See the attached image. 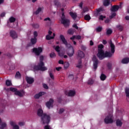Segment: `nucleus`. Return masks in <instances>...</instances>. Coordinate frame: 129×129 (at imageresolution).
Wrapping results in <instances>:
<instances>
[{"mask_svg":"<svg viewBox=\"0 0 129 129\" xmlns=\"http://www.w3.org/2000/svg\"><path fill=\"white\" fill-rule=\"evenodd\" d=\"M54 4L55 6H56V7H59V2L57 1V0L54 1Z\"/></svg>","mask_w":129,"mask_h":129,"instance_id":"nucleus-48","label":"nucleus"},{"mask_svg":"<svg viewBox=\"0 0 129 129\" xmlns=\"http://www.w3.org/2000/svg\"><path fill=\"white\" fill-rule=\"evenodd\" d=\"M49 74L50 78L52 79V80H54L55 79V78L54 77V75H53V74L51 72H50Z\"/></svg>","mask_w":129,"mask_h":129,"instance_id":"nucleus-43","label":"nucleus"},{"mask_svg":"<svg viewBox=\"0 0 129 129\" xmlns=\"http://www.w3.org/2000/svg\"><path fill=\"white\" fill-rule=\"evenodd\" d=\"M68 34L70 35H73L74 34V30L73 29H70L68 30Z\"/></svg>","mask_w":129,"mask_h":129,"instance_id":"nucleus-37","label":"nucleus"},{"mask_svg":"<svg viewBox=\"0 0 129 129\" xmlns=\"http://www.w3.org/2000/svg\"><path fill=\"white\" fill-rule=\"evenodd\" d=\"M26 81L28 84H32V83H34V79L30 77H27Z\"/></svg>","mask_w":129,"mask_h":129,"instance_id":"nucleus-16","label":"nucleus"},{"mask_svg":"<svg viewBox=\"0 0 129 129\" xmlns=\"http://www.w3.org/2000/svg\"><path fill=\"white\" fill-rule=\"evenodd\" d=\"M113 115L112 113L109 114L104 119V122L106 124L108 123H112L113 122V120L112 119V117Z\"/></svg>","mask_w":129,"mask_h":129,"instance_id":"nucleus-4","label":"nucleus"},{"mask_svg":"<svg viewBox=\"0 0 129 129\" xmlns=\"http://www.w3.org/2000/svg\"><path fill=\"white\" fill-rule=\"evenodd\" d=\"M53 102H54V100H53V99H50L49 101H48L46 103V105L49 109H50V108H51V106L52 107H53Z\"/></svg>","mask_w":129,"mask_h":129,"instance_id":"nucleus-9","label":"nucleus"},{"mask_svg":"<svg viewBox=\"0 0 129 129\" xmlns=\"http://www.w3.org/2000/svg\"><path fill=\"white\" fill-rule=\"evenodd\" d=\"M10 91H12V92H15V93H16L17 90H18V89H17V88H13V87L10 88Z\"/></svg>","mask_w":129,"mask_h":129,"instance_id":"nucleus-39","label":"nucleus"},{"mask_svg":"<svg viewBox=\"0 0 129 129\" xmlns=\"http://www.w3.org/2000/svg\"><path fill=\"white\" fill-rule=\"evenodd\" d=\"M73 27L75 28V29H76V30H78V26H77V24H74L73 25Z\"/></svg>","mask_w":129,"mask_h":129,"instance_id":"nucleus-54","label":"nucleus"},{"mask_svg":"<svg viewBox=\"0 0 129 129\" xmlns=\"http://www.w3.org/2000/svg\"><path fill=\"white\" fill-rule=\"evenodd\" d=\"M116 16V13L114 12L111 14V15L109 16V18L110 19H113V18L115 17Z\"/></svg>","mask_w":129,"mask_h":129,"instance_id":"nucleus-42","label":"nucleus"},{"mask_svg":"<svg viewBox=\"0 0 129 129\" xmlns=\"http://www.w3.org/2000/svg\"><path fill=\"white\" fill-rule=\"evenodd\" d=\"M125 93L126 97H129V88L126 87L125 88Z\"/></svg>","mask_w":129,"mask_h":129,"instance_id":"nucleus-31","label":"nucleus"},{"mask_svg":"<svg viewBox=\"0 0 129 129\" xmlns=\"http://www.w3.org/2000/svg\"><path fill=\"white\" fill-rule=\"evenodd\" d=\"M33 53L36 55V56H40V54L43 52V48L39 47L38 48L34 47L32 49Z\"/></svg>","mask_w":129,"mask_h":129,"instance_id":"nucleus-5","label":"nucleus"},{"mask_svg":"<svg viewBox=\"0 0 129 129\" xmlns=\"http://www.w3.org/2000/svg\"><path fill=\"white\" fill-rule=\"evenodd\" d=\"M69 78H70L72 80H73V79H74V76L73 75V74L69 75Z\"/></svg>","mask_w":129,"mask_h":129,"instance_id":"nucleus-49","label":"nucleus"},{"mask_svg":"<svg viewBox=\"0 0 129 129\" xmlns=\"http://www.w3.org/2000/svg\"><path fill=\"white\" fill-rule=\"evenodd\" d=\"M42 12V8L39 7L36 12L34 13L35 15H39Z\"/></svg>","mask_w":129,"mask_h":129,"instance_id":"nucleus-29","label":"nucleus"},{"mask_svg":"<svg viewBox=\"0 0 129 129\" xmlns=\"http://www.w3.org/2000/svg\"><path fill=\"white\" fill-rule=\"evenodd\" d=\"M58 64H61L62 65H64V61L62 60H59L58 61Z\"/></svg>","mask_w":129,"mask_h":129,"instance_id":"nucleus-60","label":"nucleus"},{"mask_svg":"<svg viewBox=\"0 0 129 129\" xmlns=\"http://www.w3.org/2000/svg\"><path fill=\"white\" fill-rule=\"evenodd\" d=\"M10 124L12 126H13V129H19L20 127L18 125H15L16 123L13 121H10Z\"/></svg>","mask_w":129,"mask_h":129,"instance_id":"nucleus-14","label":"nucleus"},{"mask_svg":"<svg viewBox=\"0 0 129 129\" xmlns=\"http://www.w3.org/2000/svg\"><path fill=\"white\" fill-rule=\"evenodd\" d=\"M76 67L77 68H79V69L80 68H82V61L80 59L78 61V64L76 66Z\"/></svg>","mask_w":129,"mask_h":129,"instance_id":"nucleus-24","label":"nucleus"},{"mask_svg":"<svg viewBox=\"0 0 129 129\" xmlns=\"http://www.w3.org/2000/svg\"><path fill=\"white\" fill-rule=\"evenodd\" d=\"M61 20H62V19H66V17L65 16V14H64V12H62V16L61 17Z\"/></svg>","mask_w":129,"mask_h":129,"instance_id":"nucleus-59","label":"nucleus"},{"mask_svg":"<svg viewBox=\"0 0 129 129\" xmlns=\"http://www.w3.org/2000/svg\"><path fill=\"white\" fill-rule=\"evenodd\" d=\"M100 79L102 81H104L106 79V76L104 74H102L100 76Z\"/></svg>","mask_w":129,"mask_h":129,"instance_id":"nucleus-26","label":"nucleus"},{"mask_svg":"<svg viewBox=\"0 0 129 129\" xmlns=\"http://www.w3.org/2000/svg\"><path fill=\"white\" fill-rule=\"evenodd\" d=\"M40 62H43L44 56L41 55L39 57Z\"/></svg>","mask_w":129,"mask_h":129,"instance_id":"nucleus-51","label":"nucleus"},{"mask_svg":"<svg viewBox=\"0 0 129 129\" xmlns=\"http://www.w3.org/2000/svg\"><path fill=\"white\" fill-rule=\"evenodd\" d=\"M93 62L94 71H96V69H97V68L98 67V63L99 62L98 61V59H97V58H96V56H93Z\"/></svg>","mask_w":129,"mask_h":129,"instance_id":"nucleus-6","label":"nucleus"},{"mask_svg":"<svg viewBox=\"0 0 129 129\" xmlns=\"http://www.w3.org/2000/svg\"><path fill=\"white\" fill-rule=\"evenodd\" d=\"M60 22L61 24H62V25H64V26L66 28H67V27H69V25H70V20L66 18H62Z\"/></svg>","mask_w":129,"mask_h":129,"instance_id":"nucleus-7","label":"nucleus"},{"mask_svg":"<svg viewBox=\"0 0 129 129\" xmlns=\"http://www.w3.org/2000/svg\"><path fill=\"white\" fill-rule=\"evenodd\" d=\"M105 16H103V15H100L99 17V20H100L101 21H103V19H105Z\"/></svg>","mask_w":129,"mask_h":129,"instance_id":"nucleus-45","label":"nucleus"},{"mask_svg":"<svg viewBox=\"0 0 129 129\" xmlns=\"http://www.w3.org/2000/svg\"><path fill=\"white\" fill-rule=\"evenodd\" d=\"M63 64H64V69H67V68H68V67H69V66L70 65L69 64V62H64L63 63Z\"/></svg>","mask_w":129,"mask_h":129,"instance_id":"nucleus-36","label":"nucleus"},{"mask_svg":"<svg viewBox=\"0 0 129 129\" xmlns=\"http://www.w3.org/2000/svg\"><path fill=\"white\" fill-rule=\"evenodd\" d=\"M66 95H68V96H74L75 95V91L70 90L69 92L66 93Z\"/></svg>","mask_w":129,"mask_h":129,"instance_id":"nucleus-18","label":"nucleus"},{"mask_svg":"<svg viewBox=\"0 0 129 129\" xmlns=\"http://www.w3.org/2000/svg\"><path fill=\"white\" fill-rule=\"evenodd\" d=\"M15 95H17L18 96H20V97H23V94L20 92V91H16V92L15 93Z\"/></svg>","mask_w":129,"mask_h":129,"instance_id":"nucleus-27","label":"nucleus"},{"mask_svg":"<svg viewBox=\"0 0 129 129\" xmlns=\"http://www.w3.org/2000/svg\"><path fill=\"white\" fill-rule=\"evenodd\" d=\"M76 40H81V36H80V35L76 36Z\"/></svg>","mask_w":129,"mask_h":129,"instance_id":"nucleus-57","label":"nucleus"},{"mask_svg":"<svg viewBox=\"0 0 129 129\" xmlns=\"http://www.w3.org/2000/svg\"><path fill=\"white\" fill-rule=\"evenodd\" d=\"M37 114L38 116L41 117V122H42L43 124H49L50 121H51L50 115H48L45 113H44L43 110L41 108L38 109Z\"/></svg>","mask_w":129,"mask_h":129,"instance_id":"nucleus-2","label":"nucleus"},{"mask_svg":"<svg viewBox=\"0 0 129 129\" xmlns=\"http://www.w3.org/2000/svg\"><path fill=\"white\" fill-rule=\"evenodd\" d=\"M58 54L59 57H63V56L64 55V54L63 53V52H60V51L58 52Z\"/></svg>","mask_w":129,"mask_h":129,"instance_id":"nucleus-56","label":"nucleus"},{"mask_svg":"<svg viewBox=\"0 0 129 129\" xmlns=\"http://www.w3.org/2000/svg\"><path fill=\"white\" fill-rule=\"evenodd\" d=\"M50 58H55L56 57V54L54 52H51L49 54Z\"/></svg>","mask_w":129,"mask_h":129,"instance_id":"nucleus-38","label":"nucleus"},{"mask_svg":"<svg viewBox=\"0 0 129 129\" xmlns=\"http://www.w3.org/2000/svg\"><path fill=\"white\" fill-rule=\"evenodd\" d=\"M21 73L20 72H17L15 75V78H21Z\"/></svg>","mask_w":129,"mask_h":129,"instance_id":"nucleus-35","label":"nucleus"},{"mask_svg":"<svg viewBox=\"0 0 129 129\" xmlns=\"http://www.w3.org/2000/svg\"><path fill=\"white\" fill-rule=\"evenodd\" d=\"M31 42L32 45H35L37 43V38H32L31 39Z\"/></svg>","mask_w":129,"mask_h":129,"instance_id":"nucleus-25","label":"nucleus"},{"mask_svg":"<svg viewBox=\"0 0 129 129\" xmlns=\"http://www.w3.org/2000/svg\"><path fill=\"white\" fill-rule=\"evenodd\" d=\"M117 29H118L119 31H122V30H123V28L122 27V26H121V25H118V26H117Z\"/></svg>","mask_w":129,"mask_h":129,"instance_id":"nucleus-46","label":"nucleus"},{"mask_svg":"<svg viewBox=\"0 0 129 129\" xmlns=\"http://www.w3.org/2000/svg\"><path fill=\"white\" fill-rule=\"evenodd\" d=\"M84 19L85 21H90L91 20V17L89 15H86L84 16Z\"/></svg>","mask_w":129,"mask_h":129,"instance_id":"nucleus-32","label":"nucleus"},{"mask_svg":"<svg viewBox=\"0 0 129 129\" xmlns=\"http://www.w3.org/2000/svg\"><path fill=\"white\" fill-rule=\"evenodd\" d=\"M68 55L69 57H72L74 55V48L71 45H70L69 47V52H68Z\"/></svg>","mask_w":129,"mask_h":129,"instance_id":"nucleus-8","label":"nucleus"},{"mask_svg":"<svg viewBox=\"0 0 129 129\" xmlns=\"http://www.w3.org/2000/svg\"><path fill=\"white\" fill-rule=\"evenodd\" d=\"M25 124V123L24 122H20L19 123V125L20 126H23V125H24Z\"/></svg>","mask_w":129,"mask_h":129,"instance_id":"nucleus-62","label":"nucleus"},{"mask_svg":"<svg viewBox=\"0 0 129 129\" xmlns=\"http://www.w3.org/2000/svg\"><path fill=\"white\" fill-rule=\"evenodd\" d=\"M64 110H65L63 108H60L59 111V113H63L64 112Z\"/></svg>","mask_w":129,"mask_h":129,"instance_id":"nucleus-55","label":"nucleus"},{"mask_svg":"<svg viewBox=\"0 0 129 129\" xmlns=\"http://www.w3.org/2000/svg\"><path fill=\"white\" fill-rule=\"evenodd\" d=\"M44 22H46L47 21H49V22H51V19L50 18L47 17L44 19Z\"/></svg>","mask_w":129,"mask_h":129,"instance_id":"nucleus-58","label":"nucleus"},{"mask_svg":"<svg viewBox=\"0 0 129 129\" xmlns=\"http://www.w3.org/2000/svg\"><path fill=\"white\" fill-rule=\"evenodd\" d=\"M34 38H37L38 37V32L37 31H34L33 33Z\"/></svg>","mask_w":129,"mask_h":129,"instance_id":"nucleus-50","label":"nucleus"},{"mask_svg":"<svg viewBox=\"0 0 129 129\" xmlns=\"http://www.w3.org/2000/svg\"><path fill=\"white\" fill-rule=\"evenodd\" d=\"M78 57H80V58H84V56H85V54H84V52L81 50H79L78 51Z\"/></svg>","mask_w":129,"mask_h":129,"instance_id":"nucleus-17","label":"nucleus"},{"mask_svg":"<svg viewBox=\"0 0 129 129\" xmlns=\"http://www.w3.org/2000/svg\"><path fill=\"white\" fill-rule=\"evenodd\" d=\"M44 129H50V126L46 125L44 126Z\"/></svg>","mask_w":129,"mask_h":129,"instance_id":"nucleus-64","label":"nucleus"},{"mask_svg":"<svg viewBox=\"0 0 129 129\" xmlns=\"http://www.w3.org/2000/svg\"><path fill=\"white\" fill-rule=\"evenodd\" d=\"M60 39L62 41L64 45H65L66 46H68V42H67V40H66V39H65V37H64V35H60Z\"/></svg>","mask_w":129,"mask_h":129,"instance_id":"nucleus-12","label":"nucleus"},{"mask_svg":"<svg viewBox=\"0 0 129 129\" xmlns=\"http://www.w3.org/2000/svg\"><path fill=\"white\" fill-rule=\"evenodd\" d=\"M106 34L107 36H109L111 35L112 34V30L110 29H107L106 31Z\"/></svg>","mask_w":129,"mask_h":129,"instance_id":"nucleus-28","label":"nucleus"},{"mask_svg":"<svg viewBox=\"0 0 129 129\" xmlns=\"http://www.w3.org/2000/svg\"><path fill=\"white\" fill-rule=\"evenodd\" d=\"M119 9V6L117 5H114L112 6L111 8V12H113L114 13V12H117L118 10Z\"/></svg>","mask_w":129,"mask_h":129,"instance_id":"nucleus-13","label":"nucleus"},{"mask_svg":"<svg viewBox=\"0 0 129 129\" xmlns=\"http://www.w3.org/2000/svg\"><path fill=\"white\" fill-rule=\"evenodd\" d=\"M15 22H16V18L12 16L9 18V21H8V25H9L10 23H15Z\"/></svg>","mask_w":129,"mask_h":129,"instance_id":"nucleus-20","label":"nucleus"},{"mask_svg":"<svg viewBox=\"0 0 129 129\" xmlns=\"http://www.w3.org/2000/svg\"><path fill=\"white\" fill-rule=\"evenodd\" d=\"M10 36L12 37V39H16V38H18V34H17V32L14 30L10 31Z\"/></svg>","mask_w":129,"mask_h":129,"instance_id":"nucleus-10","label":"nucleus"},{"mask_svg":"<svg viewBox=\"0 0 129 129\" xmlns=\"http://www.w3.org/2000/svg\"><path fill=\"white\" fill-rule=\"evenodd\" d=\"M101 11H102V8H99L98 9H97V14H99V13H100V12H101Z\"/></svg>","mask_w":129,"mask_h":129,"instance_id":"nucleus-61","label":"nucleus"},{"mask_svg":"<svg viewBox=\"0 0 129 129\" xmlns=\"http://www.w3.org/2000/svg\"><path fill=\"white\" fill-rule=\"evenodd\" d=\"M32 26L35 29H39V27H40V26L38 24H33L32 25Z\"/></svg>","mask_w":129,"mask_h":129,"instance_id":"nucleus-40","label":"nucleus"},{"mask_svg":"<svg viewBox=\"0 0 129 129\" xmlns=\"http://www.w3.org/2000/svg\"><path fill=\"white\" fill-rule=\"evenodd\" d=\"M55 36H56V34L55 33H53L52 36H50L49 35H47L46 36V40H53V39H55Z\"/></svg>","mask_w":129,"mask_h":129,"instance_id":"nucleus-15","label":"nucleus"},{"mask_svg":"<svg viewBox=\"0 0 129 129\" xmlns=\"http://www.w3.org/2000/svg\"><path fill=\"white\" fill-rule=\"evenodd\" d=\"M70 15L72 17V19H73V20H76L77 18V14L76 13L70 12Z\"/></svg>","mask_w":129,"mask_h":129,"instance_id":"nucleus-21","label":"nucleus"},{"mask_svg":"<svg viewBox=\"0 0 129 129\" xmlns=\"http://www.w3.org/2000/svg\"><path fill=\"white\" fill-rule=\"evenodd\" d=\"M110 4V1L109 0H104L103 5L104 7H108Z\"/></svg>","mask_w":129,"mask_h":129,"instance_id":"nucleus-22","label":"nucleus"},{"mask_svg":"<svg viewBox=\"0 0 129 129\" xmlns=\"http://www.w3.org/2000/svg\"><path fill=\"white\" fill-rule=\"evenodd\" d=\"M54 49L55 51L57 52V53H59V52H60V46L59 45L56 46Z\"/></svg>","mask_w":129,"mask_h":129,"instance_id":"nucleus-41","label":"nucleus"},{"mask_svg":"<svg viewBox=\"0 0 129 129\" xmlns=\"http://www.w3.org/2000/svg\"><path fill=\"white\" fill-rule=\"evenodd\" d=\"M107 67H108V69L109 70H111V68H112V64L110 62H108L107 64Z\"/></svg>","mask_w":129,"mask_h":129,"instance_id":"nucleus-34","label":"nucleus"},{"mask_svg":"<svg viewBox=\"0 0 129 129\" xmlns=\"http://www.w3.org/2000/svg\"><path fill=\"white\" fill-rule=\"evenodd\" d=\"M88 84L89 85H91L93 84V80H89L88 82Z\"/></svg>","mask_w":129,"mask_h":129,"instance_id":"nucleus-53","label":"nucleus"},{"mask_svg":"<svg viewBox=\"0 0 129 129\" xmlns=\"http://www.w3.org/2000/svg\"><path fill=\"white\" fill-rule=\"evenodd\" d=\"M45 95L44 92H40L34 95V98L35 99H39L41 97L43 96V95Z\"/></svg>","mask_w":129,"mask_h":129,"instance_id":"nucleus-11","label":"nucleus"},{"mask_svg":"<svg viewBox=\"0 0 129 129\" xmlns=\"http://www.w3.org/2000/svg\"><path fill=\"white\" fill-rule=\"evenodd\" d=\"M87 12V8H84L83 10L82 14H84V13H86Z\"/></svg>","mask_w":129,"mask_h":129,"instance_id":"nucleus-63","label":"nucleus"},{"mask_svg":"<svg viewBox=\"0 0 129 129\" xmlns=\"http://www.w3.org/2000/svg\"><path fill=\"white\" fill-rule=\"evenodd\" d=\"M6 84L7 86H11L12 85V82L9 80H7L6 81Z\"/></svg>","mask_w":129,"mask_h":129,"instance_id":"nucleus-33","label":"nucleus"},{"mask_svg":"<svg viewBox=\"0 0 129 129\" xmlns=\"http://www.w3.org/2000/svg\"><path fill=\"white\" fill-rule=\"evenodd\" d=\"M116 124L117 126H121L122 125V122L119 119H117L116 121Z\"/></svg>","mask_w":129,"mask_h":129,"instance_id":"nucleus-23","label":"nucleus"},{"mask_svg":"<svg viewBox=\"0 0 129 129\" xmlns=\"http://www.w3.org/2000/svg\"><path fill=\"white\" fill-rule=\"evenodd\" d=\"M109 45L110 47V51H103V49H98V53L97 54V56L99 58L100 60H103L104 58H111L115 52V45L112 43V41L110 40Z\"/></svg>","mask_w":129,"mask_h":129,"instance_id":"nucleus-1","label":"nucleus"},{"mask_svg":"<svg viewBox=\"0 0 129 129\" xmlns=\"http://www.w3.org/2000/svg\"><path fill=\"white\" fill-rule=\"evenodd\" d=\"M122 64H127L129 63V58L126 57L124 58H123L121 60Z\"/></svg>","mask_w":129,"mask_h":129,"instance_id":"nucleus-19","label":"nucleus"},{"mask_svg":"<svg viewBox=\"0 0 129 129\" xmlns=\"http://www.w3.org/2000/svg\"><path fill=\"white\" fill-rule=\"evenodd\" d=\"M48 69L45 67L44 62L39 61L37 66L33 67V71H46Z\"/></svg>","mask_w":129,"mask_h":129,"instance_id":"nucleus-3","label":"nucleus"},{"mask_svg":"<svg viewBox=\"0 0 129 129\" xmlns=\"http://www.w3.org/2000/svg\"><path fill=\"white\" fill-rule=\"evenodd\" d=\"M43 87L45 89H48V88H49V87H48V85H47V84H43Z\"/></svg>","mask_w":129,"mask_h":129,"instance_id":"nucleus-52","label":"nucleus"},{"mask_svg":"<svg viewBox=\"0 0 129 129\" xmlns=\"http://www.w3.org/2000/svg\"><path fill=\"white\" fill-rule=\"evenodd\" d=\"M0 125V129H5V127H7V123L6 122H2Z\"/></svg>","mask_w":129,"mask_h":129,"instance_id":"nucleus-30","label":"nucleus"},{"mask_svg":"<svg viewBox=\"0 0 129 129\" xmlns=\"http://www.w3.org/2000/svg\"><path fill=\"white\" fill-rule=\"evenodd\" d=\"M98 50H102V49L104 48V46H103V44H100L98 45Z\"/></svg>","mask_w":129,"mask_h":129,"instance_id":"nucleus-44","label":"nucleus"},{"mask_svg":"<svg viewBox=\"0 0 129 129\" xmlns=\"http://www.w3.org/2000/svg\"><path fill=\"white\" fill-rule=\"evenodd\" d=\"M101 31H102V27H99L96 28L97 32H101Z\"/></svg>","mask_w":129,"mask_h":129,"instance_id":"nucleus-47","label":"nucleus"}]
</instances>
